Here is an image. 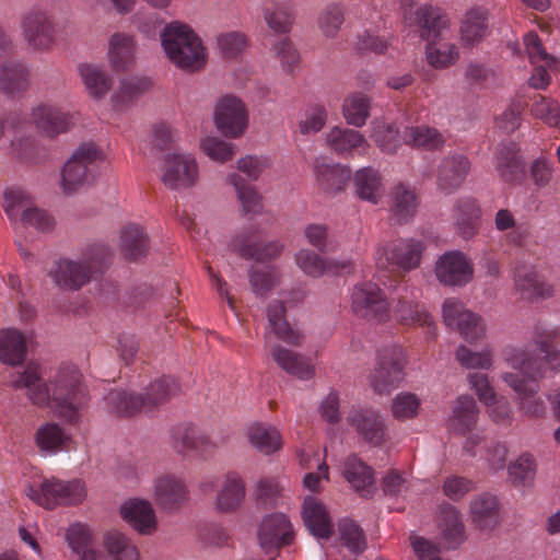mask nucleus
<instances>
[{
    "mask_svg": "<svg viewBox=\"0 0 560 560\" xmlns=\"http://www.w3.org/2000/svg\"><path fill=\"white\" fill-rule=\"evenodd\" d=\"M509 360L516 372L505 373L502 377L517 394L518 409L528 418H542L546 415V405L536 396L539 392L541 360L527 351H516Z\"/></svg>",
    "mask_w": 560,
    "mask_h": 560,
    "instance_id": "obj_1",
    "label": "nucleus"
},
{
    "mask_svg": "<svg viewBox=\"0 0 560 560\" xmlns=\"http://www.w3.org/2000/svg\"><path fill=\"white\" fill-rule=\"evenodd\" d=\"M109 256L106 247L93 246L75 259L60 258L48 275L59 288L78 291L104 273Z\"/></svg>",
    "mask_w": 560,
    "mask_h": 560,
    "instance_id": "obj_2",
    "label": "nucleus"
},
{
    "mask_svg": "<svg viewBox=\"0 0 560 560\" xmlns=\"http://www.w3.org/2000/svg\"><path fill=\"white\" fill-rule=\"evenodd\" d=\"M161 43L167 58L177 68L187 72L205 68L206 48L189 25L179 22L167 24L161 33Z\"/></svg>",
    "mask_w": 560,
    "mask_h": 560,
    "instance_id": "obj_3",
    "label": "nucleus"
},
{
    "mask_svg": "<svg viewBox=\"0 0 560 560\" xmlns=\"http://www.w3.org/2000/svg\"><path fill=\"white\" fill-rule=\"evenodd\" d=\"M50 384L52 411L68 422L75 421L86 395L80 371L75 366H62Z\"/></svg>",
    "mask_w": 560,
    "mask_h": 560,
    "instance_id": "obj_4",
    "label": "nucleus"
},
{
    "mask_svg": "<svg viewBox=\"0 0 560 560\" xmlns=\"http://www.w3.org/2000/svg\"><path fill=\"white\" fill-rule=\"evenodd\" d=\"M27 497L38 505L52 510L59 504L72 505L81 503L85 498L84 485L78 480L63 481L57 478L45 479L39 489L30 486Z\"/></svg>",
    "mask_w": 560,
    "mask_h": 560,
    "instance_id": "obj_5",
    "label": "nucleus"
},
{
    "mask_svg": "<svg viewBox=\"0 0 560 560\" xmlns=\"http://www.w3.org/2000/svg\"><path fill=\"white\" fill-rule=\"evenodd\" d=\"M103 160V153L94 143L81 144L61 170V188L67 195L78 191L90 177L91 166Z\"/></svg>",
    "mask_w": 560,
    "mask_h": 560,
    "instance_id": "obj_6",
    "label": "nucleus"
},
{
    "mask_svg": "<svg viewBox=\"0 0 560 560\" xmlns=\"http://www.w3.org/2000/svg\"><path fill=\"white\" fill-rule=\"evenodd\" d=\"M404 359L399 348L388 347L378 352L369 383L375 394L388 395L404 380Z\"/></svg>",
    "mask_w": 560,
    "mask_h": 560,
    "instance_id": "obj_7",
    "label": "nucleus"
},
{
    "mask_svg": "<svg viewBox=\"0 0 560 560\" xmlns=\"http://www.w3.org/2000/svg\"><path fill=\"white\" fill-rule=\"evenodd\" d=\"M213 122L224 137L241 138L248 127L245 103L233 94L221 96L214 104Z\"/></svg>",
    "mask_w": 560,
    "mask_h": 560,
    "instance_id": "obj_8",
    "label": "nucleus"
},
{
    "mask_svg": "<svg viewBox=\"0 0 560 560\" xmlns=\"http://www.w3.org/2000/svg\"><path fill=\"white\" fill-rule=\"evenodd\" d=\"M443 322L455 328L468 342H475L485 337L486 326L481 317L465 307L456 299H447L442 307Z\"/></svg>",
    "mask_w": 560,
    "mask_h": 560,
    "instance_id": "obj_9",
    "label": "nucleus"
},
{
    "mask_svg": "<svg viewBox=\"0 0 560 560\" xmlns=\"http://www.w3.org/2000/svg\"><path fill=\"white\" fill-rule=\"evenodd\" d=\"M424 244L415 238H398L384 244L380 249V260L402 271H410L421 264Z\"/></svg>",
    "mask_w": 560,
    "mask_h": 560,
    "instance_id": "obj_10",
    "label": "nucleus"
},
{
    "mask_svg": "<svg viewBox=\"0 0 560 560\" xmlns=\"http://www.w3.org/2000/svg\"><path fill=\"white\" fill-rule=\"evenodd\" d=\"M352 311L366 319L384 322L389 317V304L383 291L374 283H364L354 288Z\"/></svg>",
    "mask_w": 560,
    "mask_h": 560,
    "instance_id": "obj_11",
    "label": "nucleus"
},
{
    "mask_svg": "<svg viewBox=\"0 0 560 560\" xmlns=\"http://www.w3.org/2000/svg\"><path fill=\"white\" fill-rule=\"evenodd\" d=\"M197 178L198 167L194 158L176 153L164 156L161 179L168 189L188 188Z\"/></svg>",
    "mask_w": 560,
    "mask_h": 560,
    "instance_id": "obj_12",
    "label": "nucleus"
},
{
    "mask_svg": "<svg viewBox=\"0 0 560 560\" xmlns=\"http://www.w3.org/2000/svg\"><path fill=\"white\" fill-rule=\"evenodd\" d=\"M347 421L364 442L381 446L386 441V423L381 412L373 408L352 409Z\"/></svg>",
    "mask_w": 560,
    "mask_h": 560,
    "instance_id": "obj_13",
    "label": "nucleus"
},
{
    "mask_svg": "<svg viewBox=\"0 0 560 560\" xmlns=\"http://www.w3.org/2000/svg\"><path fill=\"white\" fill-rule=\"evenodd\" d=\"M434 272L444 285L462 287L472 279L474 269L462 252L453 250L443 254L436 260Z\"/></svg>",
    "mask_w": 560,
    "mask_h": 560,
    "instance_id": "obj_14",
    "label": "nucleus"
},
{
    "mask_svg": "<svg viewBox=\"0 0 560 560\" xmlns=\"http://www.w3.org/2000/svg\"><path fill=\"white\" fill-rule=\"evenodd\" d=\"M25 42L37 51H47L55 44V28L46 13L31 11L22 19Z\"/></svg>",
    "mask_w": 560,
    "mask_h": 560,
    "instance_id": "obj_15",
    "label": "nucleus"
},
{
    "mask_svg": "<svg viewBox=\"0 0 560 560\" xmlns=\"http://www.w3.org/2000/svg\"><path fill=\"white\" fill-rule=\"evenodd\" d=\"M404 7H412V0H402ZM405 21L409 25L420 27V37L424 40L441 38L447 27V21L440 10L431 5H423L415 13L405 9Z\"/></svg>",
    "mask_w": 560,
    "mask_h": 560,
    "instance_id": "obj_16",
    "label": "nucleus"
},
{
    "mask_svg": "<svg viewBox=\"0 0 560 560\" xmlns=\"http://www.w3.org/2000/svg\"><path fill=\"white\" fill-rule=\"evenodd\" d=\"M252 237V232H242L235 235L230 244L232 250L244 259L259 262L272 261L279 258L284 250V244L280 241L255 243Z\"/></svg>",
    "mask_w": 560,
    "mask_h": 560,
    "instance_id": "obj_17",
    "label": "nucleus"
},
{
    "mask_svg": "<svg viewBox=\"0 0 560 560\" xmlns=\"http://www.w3.org/2000/svg\"><path fill=\"white\" fill-rule=\"evenodd\" d=\"M31 120L42 136L50 139L67 132L71 126V116L68 113L47 103L39 104L32 109Z\"/></svg>",
    "mask_w": 560,
    "mask_h": 560,
    "instance_id": "obj_18",
    "label": "nucleus"
},
{
    "mask_svg": "<svg viewBox=\"0 0 560 560\" xmlns=\"http://www.w3.org/2000/svg\"><path fill=\"white\" fill-rule=\"evenodd\" d=\"M471 525L483 533L493 532L501 522V506L495 495L480 493L469 503Z\"/></svg>",
    "mask_w": 560,
    "mask_h": 560,
    "instance_id": "obj_19",
    "label": "nucleus"
},
{
    "mask_svg": "<svg viewBox=\"0 0 560 560\" xmlns=\"http://www.w3.org/2000/svg\"><path fill=\"white\" fill-rule=\"evenodd\" d=\"M292 525L282 513H273L264 517L258 529L259 545L265 550L279 549L292 541Z\"/></svg>",
    "mask_w": 560,
    "mask_h": 560,
    "instance_id": "obj_20",
    "label": "nucleus"
},
{
    "mask_svg": "<svg viewBox=\"0 0 560 560\" xmlns=\"http://www.w3.org/2000/svg\"><path fill=\"white\" fill-rule=\"evenodd\" d=\"M171 446L177 454L182 455L194 451L201 455H208L215 447L214 443L207 435L200 434L188 423L177 424L172 428Z\"/></svg>",
    "mask_w": 560,
    "mask_h": 560,
    "instance_id": "obj_21",
    "label": "nucleus"
},
{
    "mask_svg": "<svg viewBox=\"0 0 560 560\" xmlns=\"http://www.w3.org/2000/svg\"><path fill=\"white\" fill-rule=\"evenodd\" d=\"M470 171V162L463 154H453L442 159L438 167L439 188L451 194L456 190L466 179Z\"/></svg>",
    "mask_w": 560,
    "mask_h": 560,
    "instance_id": "obj_22",
    "label": "nucleus"
},
{
    "mask_svg": "<svg viewBox=\"0 0 560 560\" xmlns=\"http://www.w3.org/2000/svg\"><path fill=\"white\" fill-rule=\"evenodd\" d=\"M302 520L308 532L318 539H329L334 533L331 517L324 503L315 497L304 499Z\"/></svg>",
    "mask_w": 560,
    "mask_h": 560,
    "instance_id": "obj_23",
    "label": "nucleus"
},
{
    "mask_svg": "<svg viewBox=\"0 0 560 560\" xmlns=\"http://www.w3.org/2000/svg\"><path fill=\"white\" fill-rule=\"evenodd\" d=\"M154 501L164 510H175L184 504L188 497L185 482L173 476L164 475L154 480Z\"/></svg>",
    "mask_w": 560,
    "mask_h": 560,
    "instance_id": "obj_24",
    "label": "nucleus"
},
{
    "mask_svg": "<svg viewBox=\"0 0 560 560\" xmlns=\"http://www.w3.org/2000/svg\"><path fill=\"white\" fill-rule=\"evenodd\" d=\"M15 389L26 388L28 399L38 407H51V386L43 382L37 368L28 364L25 370L11 382Z\"/></svg>",
    "mask_w": 560,
    "mask_h": 560,
    "instance_id": "obj_25",
    "label": "nucleus"
},
{
    "mask_svg": "<svg viewBox=\"0 0 560 560\" xmlns=\"http://www.w3.org/2000/svg\"><path fill=\"white\" fill-rule=\"evenodd\" d=\"M104 400L107 410L118 417L132 418L145 411L141 393L116 388L109 390Z\"/></svg>",
    "mask_w": 560,
    "mask_h": 560,
    "instance_id": "obj_26",
    "label": "nucleus"
},
{
    "mask_svg": "<svg viewBox=\"0 0 560 560\" xmlns=\"http://www.w3.org/2000/svg\"><path fill=\"white\" fill-rule=\"evenodd\" d=\"M417 207V196L410 188L402 184L395 186L392 192L389 224L402 225L408 223L415 217Z\"/></svg>",
    "mask_w": 560,
    "mask_h": 560,
    "instance_id": "obj_27",
    "label": "nucleus"
},
{
    "mask_svg": "<svg viewBox=\"0 0 560 560\" xmlns=\"http://www.w3.org/2000/svg\"><path fill=\"white\" fill-rule=\"evenodd\" d=\"M120 514L136 530L151 534L155 527V515L149 501L132 500L121 505Z\"/></svg>",
    "mask_w": 560,
    "mask_h": 560,
    "instance_id": "obj_28",
    "label": "nucleus"
},
{
    "mask_svg": "<svg viewBox=\"0 0 560 560\" xmlns=\"http://www.w3.org/2000/svg\"><path fill=\"white\" fill-rule=\"evenodd\" d=\"M28 69L14 61L0 63V91L8 96L21 95L28 89Z\"/></svg>",
    "mask_w": 560,
    "mask_h": 560,
    "instance_id": "obj_29",
    "label": "nucleus"
},
{
    "mask_svg": "<svg viewBox=\"0 0 560 560\" xmlns=\"http://www.w3.org/2000/svg\"><path fill=\"white\" fill-rule=\"evenodd\" d=\"M515 143L500 144L495 154V168L500 177L512 183L520 179L524 175V164Z\"/></svg>",
    "mask_w": 560,
    "mask_h": 560,
    "instance_id": "obj_30",
    "label": "nucleus"
},
{
    "mask_svg": "<svg viewBox=\"0 0 560 560\" xmlns=\"http://www.w3.org/2000/svg\"><path fill=\"white\" fill-rule=\"evenodd\" d=\"M136 44L133 37L115 33L108 43V61L115 71L128 70L135 60Z\"/></svg>",
    "mask_w": 560,
    "mask_h": 560,
    "instance_id": "obj_31",
    "label": "nucleus"
},
{
    "mask_svg": "<svg viewBox=\"0 0 560 560\" xmlns=\"http://www.w3.org/2000/svg\"><path fill=\"white\" fill-rule=\"evenodd\" d=\"M271 357L279 368L301 380H310L314 375V368L308 360L295 351L275 346Z\"/></svg>",
    "mask_w": 560,
    "mask_h": 560,
    "instance_id": "obj_32",
    "label": "nucleus"
},
{
    "mask_svg": "<svg viewBox=\"0 0 560 560\" xmlns=\"http://www.w3.org/2000/svg\"><path fill=\"white\" fill-rule=\"evenodd\" d=\"M179 393L177 381L171 376H162L151 382L142 394L145 412L167 404Z\"/></svg>",
    "mask_w": 560,
    "mask_h": 560,
    "instance_id": "obj_33",
    "label": "nucleus"
},
{
    "mask_svg": "<svg viewBox=\"0 0 560 560\" xmlns=\"http://www.w3.org/2000/svg\"><path fill=\"white\" fill-rule=\"evenodd\" d=\"M315 174L319 187L327 194H337L343 190L351 178V170L341 165H328L316 161Z\"/></svg>",
    "mask_w": 560,
    "mask_h": 560,
    "instance_id": "obj_34",
    "label": "nucleus"
},
{
    "mask_svg": "<svg viewBox=\"0 0 560 560\" xmlns=\"http://www.w3.org/2000/svg\"><path fill=\"white\" fill-rule=\"evenodd\" d=\"M26 355L24 336L16 329L0 330V361L9 365L22 364Z\"/></svg>",
    "mask_w": 560,
    "mask_h": 560,
    "instance_id": "obj_35",
    "label": "nucleus"
},
{
    "mask_svg": "<svg viewBox=\"0 0 560 560\" xmlns=\"http://www.w3.org/2000/svg\"><path fill=\"white\" fill-rule=\"evenodd\" d=\"M442 534L450 548H457L466 540L465 524L459 511L452 504L441 506Z\"/></svg>",
    "mask_w": 560,
    "mask_h": 560,
    "instance_id": "obj_36",
    "label": "nucleus"
},
{
    "mask_svg": "<svg viewBox=\"0 0 560 560\" xmlns=\"http://www.w3.org/2000/svg\"><path fill=\"white\" fill-rule=\"evenodd\" d=\"M120 248L128 260H138L149 250V236L143 228L137 224L125 226L120 235Z\"/></svg>",
    "mask_w": 560,
    "mask_h": 560,
    "instance_id": "obj_37",
    "label": "nucleus"
},
{
    "mask_svg": "<svg viewBox=\"0 0 560 560\" xmlns=\"http://www.w3.org/2000/svg\"><path fill=\"white\" fill-rule=\"evenodd\" d=\"M152 85L148 78H129L120 81L118 89L112 96L115 110H122L130 106L137 98L147 92Z\"/></svg>",
    "mask_w": 560,
    "mask_h": 560,
    "instance_id": "obj_38",
    "label": "nucleus"
},
{
    "mask_svg": "<svg viewBox=\"0 0 560 560\" xmlns=\"http://www.w3.org/2000/svg\"><path fill=\"white\" fill-rule=\"evenodd\" d=\"M355 194L362 200L376 205L382 197V177L372 167H363L354 174Z\"/></svg>",
    "mask_w": 560,
    "mask_h": 560,
    "instance_id": "obj_39",
    "label": "nucleus"
},
{
    "mask_svg": "<svg viewBox=\"0 0 560 560\" xmlns=\"http://www.w3.org/2000/svg\"><path fill=\"white\" fill-rule=\"evenodd\" d=\"M398 320L404 325H420L427 327L428 334L433 335L435 330L433 317L425 307L417 302L401 298L396 306Z\"/></svg>",
    "mask_w": 560,
    "mask_h": 560,
    "instance_id": "obj_40",
    "label": "nucleus"
},
{
    "mask_svg": "<svg viewBox=\"0 0 560 560\" xmlns=\"http://www.w3.org/2000/svg\"><path fill=\"white\" fill-rule=\"evenodd\" d=\"M285 308L281 301H273L267 310L269 326L275 335L290 345H300L302 335L295 330L284 318Z\"/></svg>",
    "mask_w": 560,
    "mask_h": 560,
    "instance_id": "obj_41",
    "label": "nucleus"
},
{
    "mask_svg": "<svg viewBox=\"0 0 560 560\" xmlns=\"http://www.w3.org/2000/svg\"><path fill=\"white\" fill-rule=\"evenodd\" d=\"M247 438L253 447L266 455L279 451L282 445L279 431L275 427L262 423L249 425Z\"/></svg>",
    "mask_w": 560,
    "mask_h": 560,
    "instance_id": "obj_42",
    "label": "nucleus"
},
{
    "mask_svg": "<svg viewBox=\"0 0 560 560\" xmlns=\"http://www.w3.org/2000/svg\"><path fill=\"white\" fill-rule=\"evenodd\" d=\"M245 497L243 480L237 475H228L217 495L215 510L219 512H232L236 510Z\"/></svg>",
    "mask_w": 560,
    "mask_h": 560,
    "instance_id": "obj_43",
    "label": "nucleus"
},
{
    "mask_svg": "<svg viewBox=\"0 0 560 560\" xmlns=\"http://www.w3.org/2000/svg\"><path fill=\"white\" fill-rule=\"evenodd\" d=\"M79 72L89 95L93 98H103L112 89L110 77L97 66L81 65Z\"/></svg>",
    "mask_w": 560,
    "mask_h": 560,
    "instance_id": "obj_44",
    "label": "nucleus"
},
{
    "mask_svg": "<svg viewBox=\"0 0 560 560\" xmlns=\"http://www.w3.org/2000/svg\"><path fill=\"white\" fill-rule=\"evenodd\" d=\"M326 145L337 154H345L361 147L365 139L357 130L334 127L325 135Z\"/></svg>",
    "mask_w": 560,
    "mask_h": 560,
    "instance_id": "obj_45",
    "label": "nucleus"
},
{
    "mask_svg": "<svg viewBox=\"0 0 560 560\" xmlns=\"http://www.w3.org/2000/svg\"><path fill=\"white\" fill-rule=\"evenodd\" d=\"M343 475L357 491L370 492V488L374 483L373 469L355 455L347 458Z\"/></svg>",
    "mask_w": 560,
    "mask_h": 560,
    "instance_id": "obj_46",
    "label": "nucleus"
},
{
    "mask_svg": "<svg viewBox=\"0 0 560 560\" xmlns=\"http://www.w3.org/2000/svg\"><path fill=\"white\" fill-rule=\"evenodd\" d=\"M444 35H442L441 38L428 40L425 48L429 65L436 69L450 67L458 59L457 47L444 42Z\"/></svg>",
    "mask_w": 560,
    "mask_h": 560,
    "instance_id": "obj_47",
    "label": "nucleus"
},
{
    "mask_svg": "<svg viewBox=\"0 0 560 560\" xmlns=\"http://www.w3.org/2000/svg\"><path fill=\"white\" fill-rule=\"evenodd\" d=\"M487 31V12L481 8L469 10L462 22L460 34L462 40L466 45H475L486 34Z\"/></svg>",
    "mask_w": 560,
    "mask_h": 560,
    "instance_id": "obj_48",
    "label": "nucleus"
},
{
    "mask_svg": "<svg viewBox=\"0 0 560 560\" xmlns=\"http://www.w3.org/2000/svg\"><path fill=\"white\" fill-rule=\"evenodd\" d=\"M478 412L477 404L472 397L460 396L453 411V429L460 433L471 430L477 422Z\"/></svg>",
    "mask_w": 560,
    "mask_h": 560,
    "instance_id": "obj_49",
    "label": "nucleus"
},
{
    "mask_svg": "<svg viewBox=\"0 0 560 560\" xmlns=\"http://www.w3.org/2000/svg\"><path fill=\"white\" fill-rule=\"evenodd\" d=\"M404 140L407 144L427 150H435L443 145V136L434 128L428 126H417L406 128Z\"/></svg>",
    "mask_w": 560,
    "mask_h": 560,
    "instance_id": "obj_50",
    "label": "nucleus"
},
{
    "mask_svg": "<svg viewBox=\"0 0 560 560\" xmlns=\"http://www.w3.org/2000/svg\"><path fill=\"white\" fill-rule=\"evenodd\" d=\"M71 549L80 556V560H95V551L91 548L92 534L84 524L71 525L66 534Z\"/></svg>",
    "mask_w": 560,
    "mask_h": 560,
    "instance_id": "obj_51",
    "label": "nucleus"
},
{
    "mask_svg": "<svg viewBox=\"0 0 560 560\" xmlns=\"http://www.w3.org/2000/svg\"><path fill=\"white\" fill-rule=\"evenodd\" d=\"M515 284L522 294L529 300L548 299L555 294V288L539 281L535 272L518 273L515 279Z\"/></svg>",
    "mask_w": 560,
    "mask_h": 560,
    "instance_id": "obj_52",
    "label": "nucleus"
},
{
    "mask_svg": "<svg viewBox=\"0 0 560 560\" xmlns=\"http://www.w3.org/2000/svg\"><path fill=\"white\" fill-rule=\"evenodd\" d=\"M343 115L349 125L361 127L370 116V98L362 93H354L343 103Z\"/></svg>",
    "mask_w": 560,
    "mask_h": 560,
    "instance_id": "obj_53",
    "label": "nucleus"
},
{
    "mask_svg": "<svg viewBox=\"0 0 560 560\" xmlns=\"http://www.w3.org/2000/svg\"><path fill=\"white\" fill-rule=\"evenodd\" d=\"M229 182L234 186L245 214H258L261 212V197L253 186L245 185L243 178L237 174H231Z\"/></svg>",
    "mask_w": 560,
    "mask_h": 560,
    "instance_id": "obj_54",
    "label": "nucleus"
},
{
    "mask_svg": "<svg viewBox=\"0 0 560 560\" xmlns=\"http://www.w3.org/2000/svg\"><path fill=\"white\" fill-rule=\"evenodd\" d=\"M420 399L412 393L397 394L390 404V413L398 421L413 419L418 416Z\"/></svg>",
    "mask_w": 560,
    "mask_h": 560,
    "instance_id": "obj_55",
    "label": "nucleus"
},
{
    "mask_svg": "<svg viewBox=\"0 0 560 560\" xmlns=\"http://www.w3.org/2000/svg\"><path fill=\"white\" fill-rule=\"evenodd\" d=\"M509 474L516 486L532 485L536 475V460L529 454H522L509 465Z\"/></svg>",
    "mask_w": 560,
    "mask_h": 560,
    "instance_id": "obj_56",
    "label": "nucleus"
},
{
    "mask_svg": "<svg viewBox=\"0 0 560 560\" xmlns=\"http://www.w3.org/2000/svg\"><path fill=\"white\" fill-rule=\"evenodd\" d=\"M525 104L521 100L512 101L505 109L495 117V126L510 135L517 130L522 124V113Z\"/></svg>",
    "mask_w": 560,
    "mask_h": 560,
    "instance_id": "obj_57",
    "label": "nucleus"
},
{
    "mask_svg": "<svg viewBox=\"0 0 560 560\" xmlns=\"http://www.w3.org/2000/svg\"><path fill=\"white\" fill-rule=\"evenodd\" d=\"M339 532L343 545L353 553H360L366 548V539L362 528L350 520L339 523Z\"/></svg>",
    "mask_w": 560,
    "mask_h": 560,
    "instance_id": "obj_58",
    "label": "nucleus"
},
{
    "mask_svg": "<svg viewBox=\"0 0 560 560\" xmlns=\"http://www.w3.org/2000/svg\"><path fill=\"white\" fill-rule=\"evenodd\" d=\"M298 267L307 276L319 278L325 275V258L306 248L300 249L295 256Z\"/></svg>",
    "mask_w": 560,
    "mask_h": 560,
    "instance_id": "obj_59",
    "label": "nucleus"
},
{
    "mask_svg": "<svg viewBox=\"0 0 560 560\" xmlns=\"http://www.w3.org/2000/svg\"><path fill=\"white\" fill-rule=\"evenodd\" d=\"M65 441L62 429L55 423H46L38 428L36 433V442L40 450L56 451Z\"/></svg>",
    "mask_w": 560,
    "mask_h": 560,
    "instance_id": "obj_60",
    "label": "nucleus"
},
{
    "mask_svg": "<svg viewBox=\"0 0 560 560\" xmlns=\"http://www.w3.org/2000/svg\"><path fill=\"white\" fill-rule=\"evenodd\" d=\"M345 21L342 8L337 4L327 5L318 19L319 28L327 37H334Z\"/></svg>",
    "mask_w": 560,
    "mask_h": 560,
    "instance_id": "obj_61",
    "label": "nucleus"
},
{
    "mask_svg": "<svg viewBox=\"0 0 560 560\" xmlns=\"http://www.w3.org/2000/svg\"><path fill=\"white\" fill-rule=\"evenodd\" d=\"M201 148L211 160L219 163L231 160L235 153L234 144L215 137L206 138L201 143Z\"/></svg>",
    "mask_w": 560,
    "mask_h": 560,
    "instance_id": "obj_62",
    "label": "nucleus"
},
{
    "mask_svg": "<svg viewBox=\"0 0 560 560\" xmlns=\"http://www.w3.org/2000/svg\"><path fill=\"white\" fill-rule=\"evenodd\" d=\"M248 279L253 292L257 296H266L277 284L278 277L275 270L249 269Z\"/></svg>",
    "mask_w": 560,
    "mask_h": 560,
    "instance_id": "obj_63",
    "label": "nucleus"
},
{
    "mask_svg": "<svg viewBox=\"0 0 560 560\" xmlns=\"http://www.w3.org/2000/svg\"><path fill=\"white\" fill-rule=\"evenodd\" d=\"M532 113L547 125L560 128V106L558 102L539 96V100L532 107Z\"/></svg>",
    "mask_w": 560,
    "mask_h": 560,
    "instance_id": "obj_64",
    "label": "nucleus"
}]
</instances>
